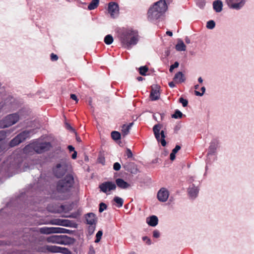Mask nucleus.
I'll return each instance as SVG.
<instances>
[{"label": "nucleus", "instance_id": "obj_34", "mask_svg": "<svg viewBox=\"0 0 254 254\" xmlns=\"http://www.w3.org/2000/svg\"><path fill=\"white\" fill-rule=\"evenodd\" d=\"M102 232L101 231H99L96 235V240L95 241V243H98L101 238L102 236Z\"/></svg>", "mask_w": 254, "mask_h": 254}, {"label": "nucleus", "instance_id": "obj_19", "mask_svg": "<svg viewBox=\"0 0 254 254\" xmlns=\"http://www.w3.org/2000/svg\"><path fill=\"white\" fill-rule=\"evenodd\" d=\"M116 183L118 187L122 189H126L130 186L129 184L125 182L122 179H117L116 180Z\"/></svg>", "mask_w": 254, "mask_h": 254}, {"label": "nucleus", "instance_id": "obj_22", "mask_svg": "<svg viewBox=\"0 0 254 254\" xmlns=\"http://www.w3.org/2000/svg\"><path fill=\"white\" fill-rule=\"evenodd\" d=\"M119 14V6L115 2H112V18L117 17Z\"/></svg>", "mask_w": 254, "mask_h": 254}, {"label": "nucleus", "instance_id": "obj_56", "mask_svg": "<svg viewBox=\"0 0 254 254\" xmlns=\"http://www.w3.org/2000/svg\"><path fill=\"white\" fill-rule=\"evenodd\" d=\"M166 34H167V35H168L170 36H172L173 35L172 32L170 31H167Z\"/></svg>", "mask_w": 254, "mask_h": 254}, {"label": "nucleus", "instance_id": "obj_33", "mask_svg": "<svg viewBox=\"0 0 254 254\" xmlns=\"http://www.w3.org/2000/svg\"><path fill=\"white\" fill-rule=\"evenodd\" d=\"M179 102L182 104L184 107H187L188 104V101L183 97L180 98Z\"/></svg>", "mask_w": 254, "mask_h": 254}, {"label": "nucleus", "instance_id": "obj_47", "mask_svg": "<svg viewBox=\"0 0 254 254\" xmlns=\"http://www.w3.org/2000/svg\"><path fill=\"white\" fill-rule=\"evenodd\" d=\"M70 98L73 100H75L76 102H77L78 100H77V98L76 97V96L75 95V94H71L70 95Z\"/></svg>", "mask_w": 254, "mask_h": 254}, {"label": "nucleus", "instance_id": "obj_30", "mask_svg": "<svg viewBox=\"0 0 254 254\" xmlns=\"http://www.w3.org/2000/svg\"><path fill=\"white\" fill-rule=\"evenodd\" d=\"M148 70V67L147 66H142L139 68V72L140 74L143 76L146 75V72Z\"/></svg>", "mask_w": 254, "mask_h": 254}, {"label": "nucleus", "instance_id": "obj_4", "mask_svg": "<svg viewBox=\"0 0 254 254\" xmlns=\"http://www.w3.org/2000/svg\"><path fill=\"white\" fill-rule=\"evenodd\" d=\"M73 183V177L70 175H67L64 180L59 181L57 185V190L61 192H65L71 188Z\"/></svg>", "mask_w": 254, "mask_h": 254}, {"label": "nucleus", "instance_id": "obj_42", "mask_svg": "<svg viewBox=\"0 0 254 254\" xmlns=\"http://www.w3.org/2000/svg\"><path fill=\"white\" fill-rule=\"evenodd\" d=\"M153 236L154 238H158L160 237V232L157 230H155L153 232Z\"/></svg>", "mask_w": 254, "mask_h": 254}, {"label": "nucleus", "instance_id": "obj_37", "mask_svg": "<svg viewBox=\"0 0 254 254\" xmlns=\"http://www.w3.org/2000/svg\"><path fill=\"white\" fill-rule=\"evenodd\" d=\"M179 64L178 62H176L174 64L170 66L169 70L170 72H172L173 69L175 68H177L179 66Z\"/></svg>", "mask_w": 254, "mask_h": 254}, {"label": "nucleus", "instance_id": "obj_49", "mask_svg": "<svg viewBox=\"0 0 254 254\" xmlns=\"http://www.w3.org/2000/svg\"><path fill=\"white\" fill-rule=\"evenodd\" d=\"M169 85L171 88H174L175 86V84L174 82H170L169 83Z\"/></svg>", "mask_w": 254, "mask_h": 254}, {"label": "nucleus", "instance_id": "obj_21", "mask_svg": "<svg viewBox=\"0 0 254 254\" xmlns=\"http://www.w3.org/2000/svg\"><path fill=\"white\" fill-rule=\"evenodd\" d=\"M100 188L104 192H110L111 190V182H108L102 184L100 186Z\"/></svg>", "mask_w": 254, "mask_h": 254}, {"label": "nucleus", "instance_id": "obj_29", "mask_svg": "<svg viewBox=\"0 0 254 254\" xmlns=\"http://www.w3.org/2000/svg\"><path fill=\"white\" fill-rule=\"evenodd\" d=\"M113 200L118 207H121L123 206L124 200L122 198L118 196H115Z\"/></svg>", "mask_w": 254, "mask_h": 254}, {"label": "nucleus", "instance_id": "obj_53", "mask_svg": "<svg viewBox=\"0 0 254 254\" xmlns=\"http://www.w3.org/2000/svg\"><path fill=\"white\" fill-rule=\"evenodd\" d=\"M0 135H1L2 137H4L6 136L5 132L3 130L0 131Z\"/></svg>", "mask_w": 254, "mask_h": 254}, {"label": "nucleus", "instance_id": "obj_6", "mask_svg": "<svg viewBox=\"0 0 254 254\" xmlns=\"http://www.w3.org/2000/svg\"><path fill=\"white\" fill-rule=\"evenodd\" d=\"M32 134L31 130H25L17 135L9 143L10 147L15 146L23 141L27 138L29 137Z\"/></svg>", "mask_w": 254, "mask_h": 254}, {"label": "nucleus", "instance_id": "obj_15", "mask_svg": "<svg viewBox=\"0 0 254 254\" xmlns=\"http://www.w3.org/2000/svg\"><path fill=\"white\" fill-rule=\"evenodd\" d=\"M47 241L49 243L62 244L63 239L62 236L53 235L49 237L47 239Z\"/></svg>", "mask_w": 254, "mask_h": 254}, {"label": "nucleus", "instance_id": "obj_48", "mask_svg": "<svg viewBox=\"0 0 254 254\" xmlns=\"http://www.w3.org/2000/svg\"><path fill=\"white\" fill-rule=\"evenodd\" d=\"M68 149L70 152L74 151V148L71 145L68 146Z\"/></svg>", "mask_w": 254, "mask_h": 254}, {"label": "nucleus", "instance_id": "obj_7", "mask_svg": "<svg viewBox=\"0 0 254 254\" xmlns=\"http://www.w3.org/2000/svg\"><path fill=\"white\" fill-rule=\"evenodd\" d=\"M39 231L41 234L49 235L51 234L67 233L68 230L60 227H43L40 229Z\"/></svg>", "mask_w": 254, "mask_h": 254}, {"label": "nucleus", "instance_id": "obj_52", "mask_svg": "<svg viewBox=\"0 0 254 254\" xmlns=\"http://www.w3.org/2000/svg\"><path fill=\"white\" fill-rule=\"evenodd\" d=\"M108 12L111 14V2L108 3Z\"/></svg>", "mask_w": 254, "mask_h": 254}, {"label": "nucleus", "instance_id": "obj_35", "mask_svg": "<svg viewBox=\"0 0 254 254\" xmlns=\"http://www.w3.org/2000/svg\"><path fill=\"white\" fill-rule=\"evenodd\" d=\"M201 90L202 91L201 93L199 92V91H196V90H195L194 91V93L195 94V95L196 96H201L203 95V94L205 92V87L203 86L201 88Z\"/></svg>", "mask_w": 254, "mask_h": 254}, {"label": "nucleus", "instance_id": "obj_46", "mask_svg": "<svg viewBox=\"0 0 254 254\" xmlns=\"http://www.w3.org/2000/svg\"><path fill=\"white\" fill-rule=\"evenodd\" d=\"M142 239H143V240L144 241L146 240H147V241H146V243L147 244L150 245L151 244V241L147 237H143Z\"/></svg>", "mask_w": 254, "mask_h": 254}, {"label": "nucleus", "instance_id": "obj_2", "mask_svg": "<svg viewBox=\"0 0 254 254\" xmlns=\"http://www.w3.org/2000/svg\"><path fill=\"white\" fill-rule=\"evenodd\" d=\"M139 40L138 31L132 29H127L122 34L121 37L122 43L125 48L130 49L132 46L135 45Z\"/></svg>", "mask_w": 254, "mask_h": 254}, {"label": "nucleus", "instance_id": "obj_10", "mask_svg": "<svg viewBox=\"0 0 254 254\" xmlns=\"http://www.w3.org/2000/svg\"><path fill=\"white\" fill-rule=\"evenodd\" d=\"M246 0H226V2L229 7L240 9L245 3Z\"/></svg>", "mask_w": 254, "mask_h": 254}, {"label": "nucleus", "instance_id": "obj_23", "mask_svg": "<svg viewBox=\"0 0 254 254\" xmlns=\"http://www.w3.org/2000/svg\"><path fill=\"white\" fill-rule=\"evenodd\" d=\"M87 223L89 225H94L96 222V217L92 213H88L86 217Z\"/></svg>", "mask_w": 254, "mask_h": 254}, {"label": "nucleus", "instance_id": "obj_14", "mask_svg": "<svg viewBox=\"0 0 254 254\" xmlns=\"http://www.w3.org/2000/svg\"><path fill=\"white\" fill-rule=\"evenodd\" d=\"M133 125V122H131L128 125L124 124L121 126V132L124 137L129 133V130Z\"/></svg>", "mask_w": 254, "mask_h": 254}, {"label": "nucleus", "instance_id": "obj_54", "mask_svg": "<svg viewBox=\"0 0 254 254\" xmlns=\"http://www.w3.org/2000/svg\"><path fill=\"white\" fill-rule=\"evenodd\" d=\"M116 188V184H114V183H112V190H115Z\"/></svg>", "mask_w": 254, "mask_h": 254}, {"label": "nucleus", "instance_id": "obj_1", "mask_svg": "<svg viewBox=\"0 0 254 254\" xmlns=\"http://www.w3.org/2000/svg\"><path fill=\"white\" fill-rule=\"evenodd\" d=\"M165 0H160L150 7L148 11V17L151 20L159 19L167 9Z\"/></svg>", "mask_w": 254, "mask_h": 254}, {"label": "nucleus", "instance_id": "obj_12", "mask_svg": "<svg viewBox=\"0 0 254 254\" xmlns=\"http://www.w3.org/2000/svg\"><path fill=\"white\" fill-rule=\"evenodd\" d=\"M48 250L52 253H61L64 254L69 253V251L65 248H62L56 246H49Z\"/></svg>", "mask_w": 254, "mask_h": 254}, {"label": "nucleus", "instance_id": "obj_45", "mask_svg": "<svg viewBox=\"0 0 254 254\" xmlns=\"http://www.w3.org/2000/svg\"><path fill=\"white\" fill-rule=\"evenodd\" d=\"M175 158H176V154L172 152L170 155V160L171 161H173L175 160Z\"/></svg>", "mask_w": 254, "mask_h": 254}, {"label": "nucleus", "instance_id": "obj_24", "mask_svg": "<svg viewBox=\"0 0 254 254\" xmlns=\"http://www.w3.org/2000/svg\"><path fill=\"white\" fill-rule=\"evenodd\" d=\"M223 4L220 0L214 1L213 3V7L214 10L217 12H219L222 10Z\"/></svg>", "mask_w": 254, "mask_h": 254}, {"label": "nucleus", "instance_id": "obj_9", "mask_svg": "<svg viewBox=\"0 0 254 254\" xmlns=\"http://www.w3.org/2000/svg\"><path fill=\"white\" fill-rule=\"evenodd\" d=\"M68 165L65 161H62L58 164L54 169V172L58 178L62 177L66 172Z\"/></svg>", "mask_w": 254, "mask_h": 254}, {"label": "nucleus", "instance_id": "obj_16", "mask_svg": "<svg viewBox=\"0 0 254 254\" xmlns=\"http://www.w3.org/2000/svg\"><path fill=\"white\" fill-rule=\"evenodd\" d=\"M147 223L150 226L155 227L158 223V219L155 215H152L146 219Z\"/></svg>", "mask_w": 254, "mask_h": 254}, {"label": "nucleus", "instance_id": "obj_64", "mask_svg": "<svg viewBox=\"0 0 254 254\" xmlns=\"http://www.w3.org/2000/svg\"><path fill=\"white\" fill-rule=\"evenodd\" d=\"M112 42H113V38H112Z\"/></svg>", "mask_w": 254, "mask_h": 254}, {"label": "nucleus", "instance_id": "obj_31", "mask_svg": "<svg viewBox=\"0 0 254 254\" xmlns=\"http://www.w3.org/2000/svg\"><path fill=\"white\" fill-rule=\"evenodd\" d=\"M182 113L178 110H176L174 114L172 115V118L174 119H181L183 116Z\"/></svg>", "mask_w": 254, "mask_h": 254}, {"label": "nucleus", "instance_id": "obj_20", "mask_svg": "<svg viewBox=\"0 0 254 254\" xmlns=\"http://www.w3.org/2000/svg\"><path fill=\"white\" fill-rule=\"evenodd\" d=\"M159 97L160 92L158 87H157L156 89H152L150 94V98H151V100H157L159 99Z\"/></svg>", "mask_w": 254, "mask_h": 254}, {"label": "nucleus", "instance_id": "obj_17", "mask_svg": "<svg viewBox=\"0 0 254 254\" xmlns=\"http://www.w3.org/2000/svg\"><path fill=\"white\" fill-rule=\"evenodd\" d=\"M121 134L117 131H112V139L116 141L117 143L120 146H123V142L121 140Z\"/></svg>", "mask_w": 254, "mask_h": 254}, {"label": "nucleus", "instance_id": "obj_63", "mask_svg": "<svg viewBox=\"0 0 254 254\" xmlns=\"http://www.w3.org/2000/svg\"><path fill=\"white\" fill-rule=\"evenodd\" d=\"M68 127L70 129H72V127H70L69 126H68Z\"/></svg>", "mask_w": 254, "mask_h": 254}, {"label": "nucleus", "instance_id": "obj_11", "mask_svg": "<svg viewBox=\"0 0 254 254\" xmlns=\"http://www.w3.org/2000/svg\"><path fill=\"white\" fill-rule=\"evenodd\" d=\"M169 195V191L164 188H161L157 193V198L160 201L165 202Z\"/></svg>", "mask_w": 254, "mask_h": 254}, {"label": "nucleus", "instance_id": "obj_57", "mask_svg": "<svg viewBox=\"0 0 254 254\" xmlns=\"http://www.w3.org/2000/svg\"><path fill=\"white\" fill-rule=\"evenodd\" d=\"M198 81L199 83H202L203 81V80L201 77H199L198 79Z\"/></svg>", "mask_w": 254, "mask_h": 254}, {"label": "nucleus", "instance_id": "obj_5", "mask_svg": "<svg viewBox=\"0 0 254 254\" xmlns=\"http://www.w3.org/2000/svg\"><path fill=\"white\" fill-rule=\"evenodd\" d=\"M162 127V125L159 124H156L153 127V131L154 136L158 142H160L163 146H165L167 143L165 139L166 137L165 132L163 130L160 132Z\"/></svg>", "mask_w": 254, "mask_h": 254}, {"label": "nucleus", "instance_id": "obj_61", "mask_svg": "<svg viewBox=\"0 0 254 254\" xmlns=\"http://www.w3.org/2000/svg\"><path fill=\"white\" fill-rule=\"evenodd\" d=\"M76 140L79 142L81 141L80 138L79 137H76Z\"/></svg>", "mask_w": 254, "mask_h": 254}, {"label": "nucleus", "instance_id": "obj_58", "mask_svg": "<svg viewBox=\"0 0 254 254\" xmlns=\"http://www.w3.org/2000/svg\"><path fill=\"white\" fill-rule=\"evenodd\" d=\"M185 41H186V42L187 43H190V39H188V38H186V40H185Z\"/></svg>", "mask_w": 254, "mask_h": 254}, {"label": "nucleus", "instance_id": "obj_18", "mask_svg": "<svg viewBox=\"0 0 254 254\" xmlns=\"http://www.w3.org/2000/svg\"><path fill=\"white\" fill-rule=\"evenodd\" d=\"M125 168L127 171L130 172L132 173H137L138 169L137 166L133 163H127L125 166Z\"/></svg>", "mask_w": 254, "mask_h": 254}, {"label": "nucleus", "instance_id": "obj_3", "mask_svg": "<svg viewBox=\"0 0 254 254\" xmlns=\"http://www.w3.org/2000/svg\"><path fill=\"white\" fill-rule=\"evenodd\" d=\"M51 147V144L49 142H35L26 146L24 148V152L27 153L31 149H33L36 152L38 153H41L49 150Z\"/></svg>", "mask_w": 254, "mask_h": 254}, {"label": "nucleus", "instance_id": "obj_60", "mask_svg": "<svg viewBox=\"0 0 254 254\" xmlns=\"http://www.w3.org/2000/svg\"><path fill=\"white\" fill-rule=\"evenodd\" d=\"M198 88H199V85H195V86H194V88H195V89H198Z\"/></svg>", "mask_w": 254, "mask_h": 254}, {"label": "nucleus", "instance_id": "obj_32", "mask_svg": "<svg viewBox=\"0 0 254 254\" xmlns=\"http://www.w3.org/2000/svg\"><path fill=\"white\" fill-rule=\"evenodd\" d=\"M215 23L213 20H209L207 22L206 27L209 29H212L215 27Z\"/></svg>", "mask_w": 254, "mask_h": 254}, {"label": "nucleus", "instance_id": "obj_62", "mask_svg": "<svg viewBox=\"0 0 254 254\" xmlns=\"http://www.w3.org/2000/svg\"><path fill=\"white\" fill-rule=\"evenodd\" d=\"M99 159L101 160V161H100V162H101L102 164H104V162H103V159H101V158H99Z\"/></svg>", "mask_w": 254, "mask_h": 254}, {"label": "nucleus", "instance_id": "obj_39", "mask_svg": "<svg viewBox=\"0 0 254 254\" xmlns=\"http://www.w3.org/2000/svg\"><path fill=\"white\" fill-rule=\"evenodd\" d=\"M90 226L89 227L88 231L89 233L91 235L93 233L95 229V224L94 225H90Z\"/></svg>", "mask_w": 254, "mask_h": 254}, {"label": "nucleus", "instance_id": "obj_55", "mask_svg": "<svg viewBox=\"0 0 254 254\" xmlns=\"http://www.w3.org/2000/svg\"><path fill=\"white\" fill-rule=\"evenodd\" d=\"M143 79H144V78L143 77H142L141 76H138L137 77V80L139 81H142Z\"/></svg>", "mask_w": 254, "mask_h": 254}, {"label": "nucleus", "instance_id": "obj_13", "mask_svg": "<svg viewBox=\"0 0 254 254\" xmlns=\"http://www.w3.org/2000/svg\"><path fill=\"white\" fill-rule=\"evenodd\" d=\"M50 223L52 225L68 226L69 225L70 222L67 220L56 219L51 220Z\"/></svg>", "mask_w": 254, "mask_h": 254}, {"label": "nucleus", "instance_id": "obj_50", "mask_svg": "<svg viewBox=\"0 0 254 254\" xmlns=\"http://www.w3.org/2000/svg\"><path fill=\"white\" fill-rule=\"evenodd\" d=\"M77 157V152L74 151L73 153L72 154V158L75 159Z\"/></svg>", "mask_w": 254, "mask_h": 254}, {"label": "nucleus", "instance_id": "obj_59", "mask_svg": "<svg viewBox=\"0 0 254 254\" xmlns=\"http://www.w3.org/2000/svg\"><path fill=\"white\" fill-rule=\"evenodd\" d=\"M61 209L62 211H64V206L63 205H61Z\"/></svg>", "mask_w": 254, "mask_h": 254}, {"label": "nucleus", "instance_id": "obj_41", "mask_svg": "<svg viewBox=\"0 0 254 254\" xmlns=\"http://www.w3.org/2000/svg\"><path fill=\"white\" fill-rule=\"evenodd\" d=\"M113 168L116 171H119L121 169V165L119 163L116 162L113 165Z\"/></svg>", "mask_w": 254, "mask_h": 254}, {"label": "nucleus", "instance_id": "obj_40", "mask_svg": "<svg viewBox=\"0 0 254 254\" xmlns=\"http://www.w3.org/2000/svg\"><path fill=\"white\" fill-rule=\"evenodd\" d=\"M126 155L127 158H131L132 157V153L131 150L129 148H127L126 152Z\"/></svg>", "mask_w": 254, "mask_h": 254}, {"label": "nucleus", "instance_id": "obj_25", "mask_svg": "<svg viewBox=\"0 0 254 254\" xmlns=\"http://www.w3.org/2000/svg\"><path fill=\"white\" fill-rule=\"evenodd\" d=\"M198 193V189L197 187L192 185V187L189 189V193L190 197H195Z\"/></svg>", "mask_w": 254, "mask_h": 254}, {"label": "nucleus", "instance_id": "obj_28", "mask_svg": "<svg viewBox=\"0 0 254 254\" xmlns=\"http://www.w3.org/2000/svg\"><path fill=\"white\" fill-rule=\"evenodd\" d=\"M99 2V0H92L88 6V8L89 10H93L95 9L98 6Z\"/></svg>", "mask_w": 254, "mask_h": 254}, {"label": "nucleus", "instance_id": "obj_51", "mask_svg": "<svg viewBox=\"0 0 254 254\" xmlns=\"http://www.w3.org/2000/svg\"><path fill=\"white\" fill-rule=\"evenodd\" d=\"M4 144L0 142V152L4 149Z\"/></svg>", "mask_w": 254, "mask_h": 254}, {"label": "nucleus", "instance_id": "obj_36", "mask_svg": "<svg viewBox=\"0 0 254 254\" xmlns=\"http://www.w3.org/2000/svg\"><path fill=\"white\" fill-rule=\"evenodd\" d=\"M104 42L106 44H111V35H107L104 39Z\"/></svg>", "mask_w": 254, "mask_h": 254}, {"label": "nucleus", "instance_id": "obj_27", "mask_svg": "<svg viewBox=\"0 0 254 254\" xmlns=\"http://www.w3.org/2000/svg\"><path fill=\"white\" fill-rule=\"evenodd\" d=\"M186 46L182 41H179L176 45V49L178 51H185Z\"/></svg>", "mask_w": 254, "mask_h": 254}, {"label": "nucleus", "instance_id": "obj_43", "mask_svg": "<svg viewBox=\"0 0 254 254\" xmlns=\"http://www.w3.org/2000/svg\"><path fill=\"white\" fill-rule=\"evenodd\" d=\"M181 146L180 145H177L173 149L172 152L176 154L177 152L181 149Z\"/></svg>", "mask_w": 254, "mask_h": 254}, {"label": "nucleus", "instance_id": "obj_8", "mask_svg": "<svg viewBox=\"0 0 254 254\" xmlns=\"http://www.w3.org/2000/svg\"><path fill=\"white\" fill-rule=\"evenodd\" d=\"M19 119V116L17 114H11L7 116L1 122V127H6L15 124Z\"/></svg>", "mask_w": 254, "mask_h": 254}, {"label": "nucleus", "instance_id": "obj_38", "mask_svg": "<svg viewBox=\"0 0 254 254\" xmlns=\"http://www.w3.org/2000/svg\"><path fill=\"white\" fill-rule=\"evenodd\" d=\"M107 208V205L106 204L104 203H101L100 204V207H99V212H102L104 210H105Z\"/></svg>", "mask_w": 254, "mask_h": 254}, {"label": "nucleus", "instance_id": "obj_44", "mask_svg": "<svg viewBox=\"0 0 254 254\" xmlns=\"http://www.w3.org/2000/svg\"><path fill=\"white\" fill-rule=\"evenodd\" d=\"M51 59L52 61H56L58 59V57L56 55L53 53L51 55Z\"/></svg>", "mask_w": 254, "mask_h": 254}, {"label": "nucleus", "instance_id": "obj_26", "mask_svg": "<svg viewBox=\"0 0 254 254\" xmlns=\"http://www.w3.org/2000/svg\"><path fill=\"white\" fill-rule=\"evenodd\" d=\"M174 80L175 81H178L179 82L182 83L185 81V77L184 74L181 72H178L174 77Z\"/></svg>", "mask_w": 254, "mask_h": 254}]
</instances>
